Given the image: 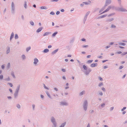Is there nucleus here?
Wrapping results in <instances>:
<instances>
[{
    "mask_svg": "<svg viewBox=\"0 0 127 127\" xmlns=\"http://www.w3.org/2000/svg\"><path fill=\"white\" fill-rule=\"evenodd\" d=\"M66 124V123L62 124L60 127H64Z\"/></svg>",
    "mask_w": 127,
    "mask_h": 127,
    "instance_id": "nucleus-11",
    "label": "nucleus"
},
{
    "mask_svg": "<svg viewBox=\"0 0 127 127\" xmlns=\"http://www.w3.org/2000/svg\"><path fill=\"white\" fill-rule=\"evenodd\" d=\"M41 97L42 98H43L44 97L42 95H41Z\"/></svg>",
    "mask_w": 127,
    "mask_h": 127,
    "instance_id": "nucleus-63",
    "label": "nucleus"
},
{
    "mask_svg": "<svg viewBox=\"0 0 127 127\" xmlns=\"http://www.w3.org/2000/svg\"><path fill=\"white\" fill-rule=\"evenodd\" d=\"M87 127H90V125L89 124L87 126Z\"/></svg>",
    "mask_w": 127,
    "mask_h": 127,
    "instance_id": "nucleus-64",
    "label": "nucleus"
},
{
    "mask_svg": "<svg viewBox=\"0 0 127 127\" xmlns=\"http://www.w3.org/2000/svg\"><path fill=\"white\" fill-rule=\"evenodd\" d=\"M30 23L32 25H34V23L33 22H31Z\"/></svg>",
    "mask_w": 127,
    "mask_h": 127,
    "instance_id": "nucleus-30",
    "label": "nucleus"
},
{
    "mask_svg": "<svg viewBox=\"0 0 127 127\" xmlns=\"http://www.w3.org/2000/svg\"><path fill=\"white\" fill-rule=\"evenodd\" d=\"M85 39L84 38H83L82 39V40L83 41H85Z\"/></svg>",
    "mask_w": 127,
    "mask_h": 127,
    "instance_id": "nucleus-48",
    "label": "nucleus"
},
{
    "mask_svg": "<svg viewBox=\"0 0 127 127\" xmlns=\"http://www.w3.org/2000/svg\"><path fill=\"white\" fill-rule=\"evenodd\" d=\"M103 85V84L102 83H101L99 84V86H100Z\"/></svg>",
    "mask_w": 127,
    "mask_h": 127,
    "instance_id": "nucleus-37",
    "label": "nucleus"
},
{
    "mask_svg": "<svg viewBox=\"0 0 127 127\" xmlns=\"http://www.w3.org/2000/svg\"><path fill=\"white\" fill-rule=\"evenodd\" d=\"M106 15H102V16H101L100 17V18H103V17H106Z\"/></svg>",
    "mask_w": 127,
    "mask_h": 127,
    "instance_id": "nucleus-25",
    "label": "nucleus"
},
{
    "mask_svg": "<svg viewBox=\"0 0 127 127\" xmlns=\"http://www.w3.org/2000/svg\"><path fill=\"white\" fill-rule=\"evenodd\" d=\"M50 14L52 15H54V12H51Z\"/></svg>",
    "mask_w": 127,
    "mask_h": 127,
    "instance_id": "nucleus-45",
    "label": "nucleus"
},
{
    "mask_svg": "<svg viewBox=\"0 0 127 127\" xmlns=\"http://www.w3.org/2000/svg\"><path fill=\"white\" fill-rule=\"evenodd\" d=\"M22 58L23 59H24L25 58V56L24 55H23L22 56Z\"/></svg>",
    "mask_w": 127,
    "mask_h": 127,
    "instance_id": "nucleus-28",
    "label": "nucleus"
},
{
    "mask_svg": "<svg viewBox=\"0 0 127 127\" xmlns=\"http://www.w3.org/2000/svg\"><path fill=\"white\" fill-rule=\"evenodd\" d=\"M83 67L84 69L85 70H87V67L85 65H84L83 66Z\"/></svg>",
    "mask_w": 127,
    "mask_h": 127,
    "instance_id": "nucleus-15",
    "label": "nucleus"
},
{
    "mask_svg": "<svg viewBox=\"0 0 127 127\" xmlns=\"http://www.w3.org/2000/svg\"><path fill=\"white\" fill-rule=\"evenodd\" d=\"M102 90L103 91H105V88H102Z\"/></svg>",
    "mask_w": 127,
    "mask_h": 127,
    "instance_id": "nucleus-40",
    "label": "nucleus"
},
{
    "mask_svg": "<svg viewBox=\"0 0 127 127\" xmlns=\"http://www.w3.org/2000/svg\"><path fill=\"white\" fill-rule=\"evenodd\" d=\"M96 63L95 64H93L91 65V66L92 67H94L96 66Z\"/></svg>",
    "mask_w": 127,
    "mask_h": 127,
    "instance_id": "nucleus-7",
    "label": "nucleus"
},
{
    "mask_svg": "<svg viewBox=\"0 0 127 127\" xmlns=\"http://www.w3.org/2000/svg\"><path fill=\"white\" fill-rule=\"evenodd\" d=\"M126 113V111H124L123 112V114H125Z\"/></svg>",
    "mask_w": 127,
    "mask_h": 127,
    "instance_id": "nucleus-62",
    "label": "nucleus"
},
{
    "mask_svg": "<svg viewBox=\"0 0 127 127\" xmlns=\"http://www.w3.org/2000/svg\"><path fill=\"white\" fill-rule=\"evenodd\" d=\"M17 107L18 108H20V105L19 104H17Z\"/></svg>",
    "mask_w": 127,
    "mask_h": 127,
    "instance_id": "nucleus-31",
    "label": "nucleus"
},
{
    "mask_svg": "<svg viewBox=\"0 0 127 127\" xmlns=\"http://www.w3.org/2000/svg\"><path fill=\"white\" fill-rule=\"evenodd\" d=\"M1 68L2 69H4V66L3 65H2L1 66Z\"/></svg>",
    "mask_w": 127,
    "mask_h": 127,
    "instance_id": "nucleus-44",
    "label": "nucleus"
},
{
    "mask_svg": "<svg viewBox=\"0 0 127 127\" xmlns=\"http://www.w3.org/2000/svg\"><path fill=\"white\" fill-rule=\"evenodd\" d=\"M52 47V46L51 45H49L48 46V48H50L51 47Z\"/></svg>",
    "mask_w": 127,
    "mask_h": 127,
    "instance_id": "nucleus-46",
    "label": "nucleus"
},
{
    "mask_svg": "<svg viewBox=\"0 0 127 127\" xmlns=\"http://www.w3.org/2000/svg\"><path fill=\"white\" fill-rule=\"evenodd\" d=\"M84 3H83H83L81 4L80 5L81 6H82L84 5Z\"/></svg>",
    "mask_w": 127,
    "mask_h": 127,
    "instance_id": "nucleus-47",
    "label": "nucleus"
},
{
    "mask_svg": "<svg viewBox=\"0 0 127 127\" xmlns=\"http://www.w3.org/2000/svg\"><path fill=\"white\" fill-rule=\"evenodd\" d=\"M58 33V32H54V33H53L52 35V36H55V35Z\"/></svg>",
    "mask_w": 127,
    "mask_h": 127,
    "instance_id": "nucleus-12",
    "label": "nucleus"
},
{
    "mask_svg": "<svg viewBox=\"0 0 127 127\" xmlns=\"http://www.w3.org/2000/svg\"><path fill=\"white\" fill-rule=\"evenodd\" d=\"M88 45H84L83 46V48H85V47H88Z\"/></svg>",
    "mask_w": 127,
    "mask_h": 127,
    "instance_id": "nucleus-36",
    "label": "nucleus"
},
{
    "mask_svg": "<svg viewBox=\"0 0 127 127\" xmlns=\"http://www.w3.org/2000/svg\"><path fill=\"white\" fill-rule=\"evenodd\" d=\"M14 33L13 32H12L11 34V35L10 36V40H11L12 38L13 37V36H14Z\"/></svg>",
    "mask_w": 127,
    "mask_h": 127,
    "instance_id": "nucleus-10",
    "label": "nucleus"
},
{
    "mask_svg": "<svg viewBox=\"0 0 127 127\" xmlns=\"http://www.w3.org/2000/svg\"><path fill=\"white\" fill-rule=\"evenodd\" d=\"M93 61V60H88L87 61L89 63H92Z\"/></svg>",
    "mask_w": 127,
    "mask_h": 127,
    "instance_id": "nucleus-20",
    "label": "nucleus"
},
{
    "mask_svg": "<svg viewBox=\"0 0 127 127\" xmlns=\"http://www.w3.org/2000/svg\"><path fill=\"white\" fill-rule=\"evenodd\" d=\"M41 8L42 9H47V7L45 6H42L41 7Z\"/></svg>",
    "mask_w": 127,
    "mask_h": 127,
    "instance_id": "nucleus-6",
    "label": "nucleus"
},
{
    "mask_svg": "<svg viewBox=\"0 0 127 127\" xmlns=\"http://www.w3.org/2000/svg\"><path fill=\"white\" fill-rule=\"evenodd\" d=\"M117 53L118 54H120L122 53V52L121 51H119L117 52Z\"/></svg>",
    "mask_w": 127,
    "mask_h": 127,
    "instance_id": "nucleus-35",
    "label": "nucleus"
},
{
    "mask_svg": "<svg viewBox=\"0 0 127 127\" xmlns=\"http://www.w3.org/2000/svg\"><path fill=\"white\" fill-rule=\"evenodd\" d=\"M119 45H125V44L124 43H119Z\"/></svg>",
    "mask_w": 127,
    "mask_h": 127,
    "instance_id": "nucleus-14",
    "label": "nucleus"
},
{
    "mask_svg": "<svg viewBox=\"0 0 127 127\" xmlns=\"http://www.w3.org/2000/svg\"><path fill=\"white\" fill-rule=\"evenodd\" d=\"M123 67V65L121 66H120L119 67V69H121Z\"/></svg>",
    "mask_w": 127,
    "mask_h": 127,
    "instance_id": "nucleus-32",
    "label": "nucleus"
},
{
    "mask_svg": "<svg viewBox=\"0 0 127 127\" xmlns=\"http://www.w3.org/2000/svg\"><path fill=\"white\" fill-rule=\"evenodd\" d=\"M64 9H62L61 10V11L62 12H64Z\"/></svg>",
    "mask_w": 127,
    "mask_h": 127,
    "instance_id": "nucleus-53",
    "label": "nucleus"
},
{
    "mask_svg": "<svg viewBox=\"0 0 127 127\" xmlns=\"http://www.w3.org/2000/svg\"><path fill=\"white\" fill-rule=\"evenodd\" d=\"M9 90L11 92H12V90L11 89H9Z\"/></svg>",
    "mask_w": 127,
    "mask_h": 127,
    "instance_id": "nucleus-58",
    "label": "nucleus"
},
{
    "mask_svg": "<svg viewBox=\"0 0 127 127\" xmlns=\"http://www.w3.org/2000/svg\"><path fill=\"white\" fill-rule=\"evenodd\" d=\"M91 57V56L90 55H89L87 56V58H90Z\"/></svg>",
    "mask_w": 127,
    "mask_h": 127,
    "instance_id": "nucleus-49",
    "label": "nucleus"
},
{
    "mask_svg": "<svg viewBox=\"0 0 127 127\" xmlns=\"http://www.w3.org/2000/svg\"><path fill=\"white\" fill-rule=\"evenodd\" d=\"M44 87L45 88L47 89H48V88L46 86L45 84H44Z\"/></svg>",
    "mask_w": 127,
    "mask_h": 127,
    "instance_id": "nucleus-39",
    "label": "nucleus"
},
{
    "mask_svg": "<svg viewBox=\"0 0 127 127\" xmlns=\"http://www.w3.org/2000/svg\"><path fill=\"white\" fill-rule=\"evenodd\" d=\"M54 89H55V90L56 91H58L57 89V88H54Z\"/></svg>",
    "mask_w": 127,
    "mask_h": 127,
    "instance_id": "nucleus-57",
    "label": "nucleus"
},
{
    "mask_svg": "<svg viewBox=\"0 0 127 127\" xmlns=\"http://www.w3.org/2000/svg\"><path fill=\"white\" fill-rule=\"evenodd\" d=\"M120 10L122 11H127L125 9H121Z\"/></svg>",
    "mask_w": 127,
    "mask_h": 127,
    "instance_id": "nucleus-23",
    "label": "nucleus"
},
{
    "mask_svg": "<svg viewBox=\"0 0 127 127\" xmlns=\"http://www.w3.org/2000/svg\"><path fill=\"white\" fill-rule=\"evenodd\" d=\"M66 103L65 102H62L61 103V104L62 105H66Z\"/></svg>",
    "mask_w": 127,
    "mask_h": 127,
    "instance_id": "nucleus-21",
    "label": "nucleus"
},
{
    "mask_svg": "<svg viewBox=\"0 0 127 127\" xmlns=\"http://www.w3.org/2000/svg\"><path fill=\"white\" fill-rule=\"evenodd\" d=\"M12 75L14 77V78L15 77V76L13 74H12Z\"/></svg>",
    "mask_w": 127,
    "mask_h": 127,
    "instance_id": "nucleus-60",
    "label": "nucleus"
},
{
    "mask_svg": "<svg viewBox=\"0 0 127 127\" xmlns=\"http://www.w3.org/2000/svg\"><path fill=\"white\" fill-rule=\"evenodd\" d=\"M84 92H85L84 91H83L80 93V94L81 95H83V94L84 93Z\"/></svg>",
    "mask_w": 127,
    "mask_h": 127,
    "instance_id": "nucleus-27",
    "label": "nucleus"
},
{
    "mask_svg": "<svg viewBox=\"0 0 127 127\" xmlns=\"http://www.w3.org/2000/svg\"><path fill=\"white\" fill-rule=\"evenodd\" d=\"M127 54V52H124L121 54L122 56H123Z\"/></svg>",
    "mask_w": 127,
    "mask_h": 127,
    "instance_id": "nucleus-16",
    "label": "nucleus"
},
{
    "mask_svg": "<svg viewBox=\"0 0 127 127\" xmlns=\"http://www.w3.org/2000/svg\"><path fill=\"white\" fill-rule=\"evenodd\" d=\"M111 27L112 28H115L116 27L115 25H112Z\"/></svg>",
    "mask_w": 127,
    "mask_h": 127,
    "instance_id": "nucleus-41",
    "label": "nucleus"
},
{
    "mask_svg": "<svg viewBox=\"0 0 127 127\" xmlns=\"http://www.w3.org/2000/svg\"><path fill=\"white\" fill-rule=\"evenodd\" d=\"M34 64H36L38 62V60L36 58H35L34 60Z\"/></svg>",
    "mask_w": 127,
    "mask_h": 127,
    "instance_id": "nucleus-4",
    "label": "nucleus"
},
{
    "mask_svg": "<svg viewBox=\"0 0 127 127\" xmlns=\"http://www.w3.org/2000/svg\"><path fill=\"white\" fill-rule=\"evenodd\" d=\"M47 94V95L49 97H50V95L48 93Z\"/></svg>",
    "mask_w": 127,
    "mask_h": 127,
    "instance_id": "nucleus-61",
    "label": "nucleus"
},
{
    "mask_svg": "<svg viewBox=\"0 0 127 127\" xmlns=\"http://www.w3.org/2000/svg\"><path fill=\"white\" fill-rule=\"evenodd\" d=\"M102 57V56H99L98 57V58H101Z\"/></svg>",
    "mask_w": 127,
    "mask_h": 127,
    "instance_id": "nucleus-52",
    "label": "nucleus"
},
{
    "mask_svg": "<svg viewBox=\"0 0 127 127\" xmlns=\"http://www.w3.org/2000/svg\"><path fill=\"white\" fill-rule=\"evenodd\" d=\"M83 3H84V4H89V3H87V2H83Z\"/></svg>",
    "mask_w": 127,
    "mask_h": 127,
    "instance_id": "nucleus-42",
    "label": "nucleus"
},
{
    "mask_svg": "<svg viewBox=\"0 0 127 127\" xmlns=\"http://www.w3.org/2000/svg\"><path fill=\"white\" fill-rule=\"evenodd\" d=\"M99 80H100V81H102V78L101 77H99Z\"/></svg>",
    "mask_w": 127,
    "mask_h": 127,
    "instance_id": "nucleus-43",
    "label": "nucleus"
},
{
    "mask_svg": "<svg viewBox=\"0 0 127 127\" xmlns=\"http://www.w3.org/2000/svg\"><path fill=\"white\" fill-rule=\"evenodd\" d=\"M58 50L57 49V50H55L54 51V53H55L56 52H57V51H58Z\"/></svg>",
    "mask_w": 127,
    "mask_h": 127,
    "instance_id": "nucleus-55",
    "label": "nucleus"
},
{
    "mask_svg": "<svg viewBox=\"0 0 127 127\" xmlns=\"http://www.w3.org/2000/svg\"><path fill=\"white\" fill-rule=\"evenodd\" d=\"M31 49V47H29L28 48H27L26 49V51L28 52V51L29 50H30Z\"/></svg>",
    "mask_w": 127,
    "mask_h": 127,
    "instance_id": "nucleus-13",
    "label": "nucleus"
},
{
    "mask_svg": "<svg viewBox=\"0 0 127 127\" xmlns=\"http://www.w3.org/2000/svg\"><path fill=\"white\" fill-rule=\"evenodd\" d=\"M10 52V48H9L6 51L7 54L9 53Z\"/></svg>",
    "mask_w": 127,
    "mask_h": 127,
    "instance_id": "nucleus-19",
    "label": "nucleus"
},
{
    "mask_svg": "<svg viewBox=\"0 0 127 127\" xmlns=\"http://www.w3.org/2000/svg\"><path fill=\"white\" fill-rule=\"evenodd\" d=\"M11 5L12 8H14V4L13 2L12 3Z\"/></svg>",
    "mask_w": 127,
    "mask_h": 127,
    "instance_id": "nucleus-17",
    "label": "nucleus"
},
{
    "mask_svg": "<svg viewBox=\"0 0 127 127\" xmlns=\"http://www.w3.org/2000/svg\"><path fill=\"white\" fill-rule=\"evenodd\" d=\"M51 121L53 123H54L55 122V119L53 117L51 119Z\"/></svg>",
    "mask_w": 127,
    "mask_h": 127,
    "instance_id": "nucleus-9",
    "label": "nucleus"
},
{
    "mask_svg": "<svg viewBox=\"0 0 127 127\" xmlns=\"http://www.w3.org/2000/svg\"><path fill=\"white\" fill-rule=\"evenodd\" d=\"M99 94L101 95H102V92H101V93H99Z\"/></svg>",
    "mask_w": 127,
    "mask_h": 127,
    "instance_id": "nucleus-56",
    "label": "nucleus"
},
{
    "mask_svg": "<svg viewBox=\"0 0 127 127\" xmlns=\"http://www.w3.org/2000/svg\"><path fill=\"white\" fill-rule=\"evenodd\" d=\"M107 3L106 2V4L105 5V6H104V7L102 8L100 11L99 12H101L102 11H103L104 9H105V8L104 7H105V6L107 5Z\"/></svg>",
    "mask_w": 127,
    "mask_h": 127,
    "instance_id": "nucleus-1",
    "label": "nucleus"
},
{
    "mask_svg": "<svg viewBox=\"0 0 127 127\" xmlns=\"http://www.w3.org/2000/svg\"><path fill=\"white\" fill-rule=\"evenodd\" d=\"M8 84L9 85V86H10V87H12L13 85H12V84L11 83H8Z\"/></svg>",
    "mask_w": 127,
    "mask_h": 127,
    "instance_id": "nucleus-26",
    "label": "nucleus"
},
{
    "mask_svg": "<svg viewBox=\"0 0 127 127\" xmlns=\"http://www.w3.org/2000/svg\"><path fill=\"white\" fill-rule=\"evenodd\" d=\"M126 107H124L122 109V110H121L122 111H123L125 109H126Z\"/></svg>",
    "mask_w": 127,
    "mask_h": 127,
    "instance_id": "nucleus-29",
    "label": "nucleus"
},
{
    "mask_svg": "<svg viewBox=\"0 0 127 127\" xmlns=\"http://www.w3.org/2000/svg\"><path fill=\"white\" fill-rule=\"evenodd\" d=\"M107 67V65L105 66H104V68L105 69Z\"/></svg>",
    "mask_w": 127,
    "mask_h": 127,
    "instance_id": "nucleus-50",
    "label": "nucleus"
},
{
    "mask_svg": "<svg viewBox=\"0 0 127 127\" xmlns=\"http://www.w3.org/2000/svg\"><path fill=\"white\" fill-rule=\"evenodd\" d=\"M3 77V76L2 75H0V79H2Z\"/></svg>",
    "mask_w": 127,
    "mask_h": 127,
    "instance_id": "nucleus-22",
    "label": "nucleus"
},
{
    "mask_svg": "<svg viewBox=\"0 0 127 127\" xmlns=\"http://www.w3.org/2000/svg\"><path fill=\"white\" fill-rule=\"evenodd\" d=\"M5 80H6L9 81L10 80L9 78L8 77Z\"/></svg>",
    "mask_w": 127,
    "mask_h": 127,
    "instance_id": "nucleus-33",
    "label": "nucleus"
},
{
    "mask_svg": "<svg viewBox=\"0 0 127 127\" xmlns=\"http://www.w3.org/2000/svg\"><path fill=\"white\" fill-rule=\"evenodd\" d=\"M60 13V12H59V11H57V12H56V14H57V15H58Z\"/></svg>",
    "mask_w": 127,
    "mask_h": 127,
    "instance_id": "nucleus-38",
    "label": "nucleus"
},
{
    "mask_svg": "<svg viewBox=\"0 0 127 127\" xmlns=\"http://www.w3.org/2000/svg\"><path fill=\"white\" fill-rule=\"evenodd\" d=\"M49 32H45L43 35V36H44L46 35H47L48 34H49Z\"/></svg>",
    "mask_w": 127,
    "mask_h": 127,
    "instance_id": "nucleus-8",
    "label": "nucleus"
},
{
    "mask_svg": "<svg viewBox=\"0 0 127 127\" xmlns=\"http://www.w3.org/2000/svg\"><path fill=\"white\" fill-rule=\"evenodd\" d=\"M49 51V50L48 49H45L43 51V52L44 53H47Z\"/></svg>",
    "mask_w": 127,
    "mask_h": 127,
    "instance_id": "nucleus-5",
    "label": "nucleus"
},
{
    "mask_svg": "<svg viewBox=\"0 0 127 127\" xmlns=\"http://www.w3.org/2000/svg\"><path fill=\"white\" fill-rule=\"evenodd\" d=\"M84 109L85 110H86V107H85V106H84Z\"/></svg>",
    "mask_w": 127,
    "mask_h": 127,
    "instance_id": "nucleus-51",
    "label": "nucleus"
},
{
    "mask_svg": "<svg viewBox=\"0 0 127 127\" xmlns=\"http://www.w3.org/2000/svg\"><path fill=\"white\" fill-rule=\"evenodd\" d=\"M24 7H25L26 8V6L27 5V2L26 1H25L24 2Z\"/></svg>",
    "mask_w": 127,
    "mask_h": 127,
    "instance_id": "nucleus-24",
    "label": "nucleus"
},
{
    "mask_svg": "<svg viewBox=\"0 0 127 127\" xmlns=\"http://www.w3.org/2000/svg\"><path fill=\"white\" fill-rule=\"evenodd\" d=\"M111 7H109L106 9L102 13H101V14H102L103 13H104L105 12H106L109 10L111 8Z\"/></svg>",
    "mask_w": 127,
    "mask_h": 127,
    "instance_id": "nucleus-2",
    "label": "nucleus"
},
{
    "mask_svg": "<svg viewBox=\"0 0 127 127\" xmlns=\"http://www.w3.org/2000/svg\"><path fill=\"white\" fill-rule=\"evenodd\" d=\"M15 38L16 39H17L18 38V36L17 34H15Z\"/></svg>",
    "mask_w": 127,
    "mask_h": 127,
    "instance_id": "nucleus-18",
    "label": "nucleus"
},
{
    "mask_svg": "<svg viewBox=\"0 0 127 127\" xmlns=\"http://www.w3.org/2000/svg\"><path fill=\"white\" fill-rule=\"evenodd\" d=\"M62 71L63 72H65V70L64 69H62Z\"/></svg>",
    "mask_w": 127,
    "mask_h": 127,
    "instance_id": "nucleus-34",
    "label": "nucleus"
},
{
    "mask_svg": "<svg viewBox=\"0 0 127 127\" xmlns=\"http://www.w3.org/2000/svg\"><path fill=\"white\" fill-rule=\"evenodd\" d=\"M43 29L42 28H39L36 31V32H40Z\"/></svg>",
    "mask_w": 127,
    "mask_h": 127,
    "instance_id": "nucleus-3",
    "label": "nucleus"
},
{
    "mask_svg": "<svg viewBox=\"0 0 127 127\" xmlns=\"http://www.w3.org/2000/svg\"><path fill=\"white\" fill-rule=\"evenodd\" d=\"M105 105V104L103 103L101 105L102 107H103Z\"/></svg>",
    "mask_w": 127,
    "mask_h": 127,
    "instance_id": "nucleus-59",
    "label": "nucleus"
},
{
    "mask_svg": "<svg viewBox=\"0 0 127 127\" xmlns=\"http://www.w3.org/2000/svg\"><path fill=\"white\" fill-rule=\"evenodd\" d=\"M126 74H125L124 76H123V78H124L126 76Z\"/></svg>",
    "mask_w": 127,
    "mask_h": 127,
    "instance_id": "nucleus-54",
    "label": "nucleus"
}]
</instances>
